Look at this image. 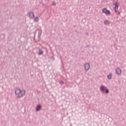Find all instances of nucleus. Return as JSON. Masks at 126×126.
<instances>
[{"label":"nucleus","mask_w":126,"mask_h":126,"mask_svg":"<svg viewBox=\"0 0 126 126\" xmlns=\"http://www.w3.org/2000/svg\"><path fill=\"white\" fill-rule=\"evenodd\" d=\"M116 72L117 73V74H121L122 70H121L120 68H117L116 69Z\"/></svg>","instance_id":"nucleus-7"},{"label":"nucleus","mask_w":126,"mask_h":126,"mask_svg":"<svg viewBox=\"0 0 126 126\" xmlns=\"http://www.w3.org/2000/svg\"><path fill=\"white\" fill-rule=\"evenodd\" d=\"M85 68L86 70H88L89 68H90V64H89V63H87L86 64H85Z\"/></svg>","instance_id":"nucleus-4"},{"label":"nucleus","mask_w":126,"mask_h":126,"mask_svg":"<svg viewBox=\"0 0 126 126\" xmlns=\"http://www.w3.org/2000/svg\"><path fill=\"white\" fill-rule=\"evenodd\" d=\"M15 94L18 97H22L25 95V90L24 89H17L15 90Z\"/></svg>","instance_id":"nucleus-1"},{"label":"nucleus","mask_w":126,"mask_h":126,"mask_svg":"<svg viewBox=\"0 0 126 126\" xmlns=\"http://www.w3.org/2000/svg\"><path fill=\"white\" fill-rule=\"evenodd\" d=\"M107 78H108V79H111L112 78V75H109L107 76Z\"/></svg>","instance_id":"nucleus-12"},{"label":"nucleus","mask_w":126,"mask_h":126,"mask_svg":"<svg viewBox=\"0 0 126 126\" xmlns=\"http://www.w3.org/2000/svg\"><path fill=\"white\" fill-rule=\"evenodd\" d=\"M100 89L101 91H102L103 92H105V93H107V94L109 93V90L107 89L106 87L104 86H101Z\"/></svg>","instance_id":"nucleus-2"},{"label":"nucleus","mask_w":126,"mask_h":126,"mask_svg":"<svg viewBox=\"0 0 126 126\" xmlns=\"http://www.w3.org/2000/svg\"><path fill=\"white\" fill-rule=\"evenodd\" d=\"M104 23L105 25H109L110 22H109V21H105Z\"/></svg>","instance_id":"nucleus-10"},{"label":"nucleus","mask_w":126,"mask_h":126,"mask_svg":"<svg viewBox=\"0 0 126 126\" xmlns=\"http://www.w3.org/2000/svg\"><path fill=\"white\" fill-rule=\"evenodd\" d=\"M29 14L30 18H34L35 16L34 15L33 12H30L29 13Z\"/></svg>","instance_id":"nucleus-6"},{"label":"nucleus","mask_w":126,"mask_h":126,"mask_svg":"<svg viewBox=\"0 0 126 126\" xmlns=\"http://www.w3.org/2000/svg\"><path fill=\"white\" fill-rule=\"evenodd\" d=\"M38 54H39V55H43V51H42V50L40 49L39 50Z\"/></svg>","instance_id":"nucleus-9"},{"label":"nucleus","mask_w":126,"mask_h":126,"mask_svg":"<svg viewBox=\"0 0 126 126\" xmlns=\"http://www.w3.org/2000/svg\"><path fill=\"white\" fill-rule=\"evenodd\" d=\"M102 12L105 13L106 15H111V12L107 9V8H103L102 9Z\"/></svg>","instance_id":"nucleus-3"},{"label":"nucleus","mask_w":126,"mask_h":126,"mask_svg":"<svg viewBox=\"0 0 126 126\" xmlns=\"http://www.w3.org/2000/svg\"><path fill=\"white\" fill-rule=\"evenodd\" d=\"M41 110V105H38L36 107V111H40Z\"/></svg>","instance_id":"nucleus-8"},{"label":"nucleus","mask_w":126,"mask_h":126,"mask_svg":"<svg viewBox=\"0 0 126 126\" xmlns=\"http://www.w3.org/2000/svg\"><path fill=\"white\" fill-rule=\"evenodd\" d=\"M115 12H117L118 9H119V3H118L117 2L115 3Z\"/></svg>","instance_id":"nucleus-5"},{"label":"nucleus","mask_w":126,"mask_h":126,"mask_svg":"<svg viewBox=\"0 0 126 126\" xmlns=\"http://www.w3.org/2000/svg\"><path fill=\"white\" fill-rule=\"evenodd\" d=\"M34 20L35 22H37V21H39V19L38 18V17H35Z\"/></svg>","instance_id":"nucleus-11"}]
</instances>
